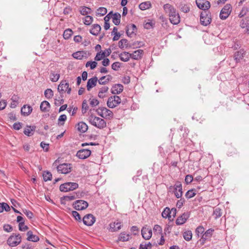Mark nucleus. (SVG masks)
<instances>
[{
	"label": "nucleus",
	"instance_id": "7ed1b4c3",
	"mask_svg": "<svg viewBox=\"0 0 249 249\" xmlns=\"http://www.w3.org/2000/svg\"><path fill=\"white\" fill-rule=\"evenodd\" d=\"M96 112L99 115L105 119H110L113 117V113L112 111L106 107H99L96 110Z\"/></svg>",
	"mask_w": 249,
	"mask_h": 249
},
{
	"label": "nucleus",
	"instance_id": "774afa93",
	"mask_svg": "<svg viewBox=\"0 0 249 249\" xmlns=\"http://www.w3.org/2000/svg\"><path fill=\"white\" fill-rule=\"evenodd\" d=\"M185 200L184 198H181L180 200H178L177 203V206L178 208H180L185 203Z\"/></svg>",
	"mask_w": 249,
	"mask_h": 249
},
{
	"label": "nucleus",
	"instance_id": "13d9d810",
	"mask_svg": "<svg viewBox=\"0 0 249 249\" xmlns=\"http://www.w3.org/2000/svg\"><path fill=\"white\" fill-rule=\"evenodd\" d=\"M121 67V63L119 62H115L111 65L112 69L114 71H118Z\"/></svg>",
	"mask_w": 249,
	"mask_h": 249
},
{
	"label": "nucleus",
	"instance_id": "a18cd8bd",
	"mask_svg": "<svg viewBox=\"0 0 249 249\" xmlns=\"http://www.w3.org/2000/svg\"><path fill=\"white\" fill-rule=\"evenodd\" d=\"M128 45V41L125 39H122L119 41L118 46L121 49H123Z\"/></svg>",
	"mask_w": 249,
	"mask_h": 249
},
{
	"label": "nucleus",
	"instance_id": "c9c22d12",
	"mask_svg": "<svg viewBox=\"0 0 249 249\" xmlns=\"http://www.w3.org/2000/svg\"><path fill=\"white\" fill-rule=\"evenodd\" d=\"M112 21L114 24L117 25L120 23L121 15L119 13H115L111 15Z\"/></svg>",
	"mask_w": 249,
	"mask_h": 249
},
{
	"label": "nucleus",
	"instance_id": "a878e982",
	"mask_svg": "<svg viewBox=\"0 0 249 249\" xmlns=\"http://www.w3.org/2000/svg\"><path fill=\"white\" fill-rule=\"evenodd\" d=\"M79 11L82 15L86 16H88V15L89 14H90L92 12V10L90 8L85 6H81L79 8Z\"/></svg>",
	"mask_w": 249,
	"mask_h": 249
},
{
	"label": "nucleus",
	"instance_id": "dca6fc26",
	"mask_svg": "<svg viewBox=\"0 0 249 249\" xmlns=\"http://www.w3.org/2000/svg\"><path fill=\"white\" fill-rule=\"evenodd\" d=\"M91 154V151L88 149H83L79 150L76 154V156L80 159H85L88 158Z\"/></svg>",
	"mask_w": 249,
	"mask_h": 249
},
{
	"label": "nucleus",
	"instance_id": "bf43d9fd",
	"mask_svg": "<svg viewBox=\"0 0 249 249\" xmlns=\"http://www.w3.org/2000/svg\"><path fill=\"white\" fill-rule=\"evenodd\" d=\"M153 231L155 232L160 233L162 231V228L160 225H155L154 226Z\"/></svg>",
	"mask_w": 249,
	"mask_h": 249
},
{
	"label": "nucleus",
	"instance_id": "f8f14e48",
	"mask_svg": "<svg viewBox=\"0 0 249 249\" xmlns=\"http://www.w3.org/2000/svg\"><path fill=\"white\" fill-rule=\"evenodd\" d=\"M57 89L59 92H67V93L70 94L71 89L69 88V84L65 81H62L58 85Z\"/></svg>",
	"mask_w": 249,
	"mask_h": 249
},
{
	"label": "nucleus",
	"instance_id": "393cba45",
	"mask_svg": "<svg viewBox=\"0 0 249 249\" xmlns=\"http://www.w3.org/2000/svg\"><path fill=\"white\" fill-rule=\"evenodd\" d=\"M60 77V73L58 71H51L50 75V78L51 81L53 82H56Z\"/></svg>",
	"mask_w": 249,
	"mask_h": 249
},
{
	"label": "nucleus",
	"instance_id": "e433bc0d",
	"mask_svg": "<svg viewBox=\"0 0 249 249\" xmlns=\"http://www.w3.org/2000/svg\"><path fill=\"white\" fill-rule=\"evenodd\" d=\"M151 6V2L149 1L141 3L139 5V8L142 10H144L150 8Z\"/></svg>",
	"mask_w": 249,
	"mask_h": 249
},
{
	"label": "nucleus",
	"instance_id": "bb28decb",
	"mask_svg": "<svg viewBox=\"0 0 249 249\" xmlns=\"http://www.w3.org/2000/svg\"><path fill=\"white\" fill-rule=\"evenodd\" d=\"M101 27L99 24H95L92 26L90 33L94 36H97L101 31Z\"/></svg>",
	"mask_w": 249,
	"mask_h": 249
},
{
	"label": "nucleus",
	"instance_id": "37998d69",
	"mask_svg": "<svg viewBox=\"0 0 249 249\" xmlns=\"http://www.w3.org/2000/svg\"><path fill=\"white\" fill-rule=\"evenodd\" d=\"M222 211L219 208H216L213 210V215L214 216V218L217 219L222 215Z\"/></svg>",
	"mask_w": 249,
	"mask_h": 249
},
{
	"label": "nucleus",
	"instance_id": "a19ab883",
	"mask_svg": "<svg viewBox=\"0 0 249 249\" xmlns=\"http://www.w3.org/2000/svg\"><path fill=\"white\" fill-rule=\"evenodd\" d=\"M73 32L70 29L65 30L63 33V37L65 39H69L72 36Z\"/></svg>",
	"mask_w": 249,
	"mask_h": 249
},
{
	"label": "nucleus",
	"instance_id": "2f4dec72",
	"mask_svg": "<svg viewBox=\"0 0 249 249\" xmlns=\"http://www.w3.org/2000/svg\"><path fill=\"white\" fill-rule=\"evenodd\" d=\"M50 108V104L47 101H43L40 106V110L43 112H47L49 110Z\"/></svg>",
	"mask_w": 249,
	"mask_h": 249
},
{
	"label": "nucleus",
	"instance_id": "473e14b6",
	"mask_svg": "<svg viewBox=\"0 0 249 249\" xmlns=\"http://www.w3.org/2000/svg\"><path fill=\"white\" fill-rule=\"evenodd\" d=\"M36 127L34 126H27L24 130L25 135L30 136L34 134Z\"/></svg>",
	"mask_w": 249,
	"mask_h": 249
},
{
	"label": "nucleus",
	"instance_id": "72a5a7b5",
	"mask_svg": "<svg viewBox=\"0 0 249 249\" xmlns=\"http://www.w3.org/2000/svg\"><path fill=\"white\" fill-rule=\"evenodd\" d=\"M119 57L122 61L127 62L131 58L130 53L126 52H123L120 53Z\"/></svg>",
	"mask_w": 249,
	"mask_h": 249
},
{
	"label": "nucleus",
	"instance_id": "4c0bfd02",
	"mask_svg": "<svg viewBox=\"0 0 249 249\" xmlns=\"http://www.w3.org/2000/svg\"><path fill=\"white\" fill-rule=\"evenodd\" d=\"M85 54V53L84 52L79 51L73 53L72 56L74 58L81 60L83 59Z\"/></svg>",
	"mask_w": 249,
	"mask_h": 249
},
{
	"label": "nucleus",
	"instance_id": "9d476101",
	"mask_svg": "<svg viewBox=\"0 0 249 249\" xmlns=\"http://www.w3.org/2000/svg\"><path fill=\"white\" fill-rule=\"evenodd\" d=\"M75 209L79 211L86 209L88 207V203L83 200H78L73 204Z\"/></svg>",
	"mask_w": 249,
	"mask_h": 249
},
{
	"label": "nucleus",
	"instance_id": "b1692460",
	"mask_svg": "<svg viewBox=\"0 0 249 249\" xmlns=\"http://www.w3.org/2000/svg\"><path fill=\"white\" fill-rule=\"evenodd\" d=\"M108 87L107 86L102 87L99 89L98 92V97L100 98H104L107 96V94L108 92Z\"/></svg>",
	"mask_w": 249,
	"mask_h": 249
},
{
	"label": "nucleus",
	"instance_id": "412c9836",
	"mask_svg": "<svg viewBox=\"0 0 249 249\" xmlns=\"http://www.w3.org/2000/svg\"><path fill=\"white\" fill-rule=\"evenodd\" d=\"M188 218L189 215L187 213H184L177 219L176 223L178 225H182L185 223Z\"/></svg>",
	"mask_w": 249,
	"mask_h": 249
},
{
	"label": "nucleus",
	"instance_id": "c03bdc74",
	"mask_svg": "<svg viewBox=\"0 0 249 249\" xmlns=\"http://www.w3.org/2000/svg\"><path fill=\"white\" fill-rule=\"evenodd\" d=\"M183 236L185 240L189 241L192 238V233L190 231H186L184 232Z\"/></svg>",
	"mask_w": 249,
	"mask_h": 249
},
{
	"label": "nucleus",
	"instance_id": "6e6d98bb",
	"mask_svg": "<svg viewBox=\"0 0 249 249\" xmlns=\"http://www.w3.org/2000/svg\"><path fill=\"white\" fill-rule=\"evenodd\" d=\"M82 108V113L83 114L85 113L89 108V106H88L87 101L84 100L83 102Z\"/></svg>",
	"mask_w": 249,
	"mask_h": 249
},
{
	"label": "nucleus",
	"instance_id": "a211bd4d",
	"mask_svg": "<svg viewBox=\"0 0 249 249\" xmlns=\"http://www.w3.org/2000/svg\"><path fill=\"white\" fill-rule=\"evenodd\" d=\"M143 54V51L142 50H137L130 53L131 58L134 60H140L142 58Z\"/></svg>",
	"mask_w": 249,
	"mask_h": 249
},
{
	"label": "nucleus",
	"instance_id": "09e8293b",
	"mask_svg": "<svg viewBox=\"0 0 249 249\" xmlns=\"http://www.w3.org/2000/svg\"><path fill=\"white\" fill-rule=\"evenodd\" d=\"M97 65V63L96 61H88L86 64V67H89L91 70L94 69Z\"/></svg>",
	"mask_w": 249,
	"mask_h": 249
},
{
	"label": "nucleus",
	"instance_id": "f704fd0d",
	"mask_svg": "<svg viewBox=\"0 0 249 249\" xmlns=\"http://www.w3.org/2000/svg\"><path fill=\"white\" fill-rule=\"evenodd\" d=\"M111 79V76L107 75V76H104L101 77L98 80V83L101 85H105L107 84Z\"/></svg>",
	"mask_w": 249,
	"mask_h": 249
},
{
	"label": "nucleus",
	"instance_id": "3c124183",
	"mask_svg": "<svg viewBox=\"0 0 249 249\" xmlns=\"http://www.w3.org/2000/svg\"><path fill=\"white\" fill-rule=\"evenodd\" d=\"M43 178L45 181L51 180L52 178V174L49 172H45L43 174Z\"/></svg>",
	"mask_w": 249,
	"mask_h": 249
},
{
	"label": "nucleus",
	"instance_id": "2eb2a0df",
	"mask_svg": "<svg viewBox=\"0 0 249 249\" xmlns=\"http://www.w3.org/2000/svg\"><path fill=\"white\" fill-rule=\"evenodd\" d=\"M83 221L85 225L90 226L94 224L95 221V218L92 214H88L83 217Z\"/></svg>",
	"mask_w": 249,
	"mask_h": 249
},
{
	"label": "nucleus",
	"instance_id": "cd10ccee",
	"mask_svg": "<svg viewBox=\"0 0 249 249\" xmlns=\"http://www.w3.org/2000/svg\"><path fill=\"white\" fill-rule=\"evenodd\" d=\"M173 211L174 213H175L176 210L172 209V210L170 211V209L167 207L162 212V213H161L162 216L163 218H168L170 219L171 218V214Z\"/></svg>",
	"mask_w": 249,
	"mask_h": 249
},
{
	"label": "nucleus",
	"instance_id": "8fccbe9b",
	"mask_svg": "<svg viewBox=\"0 0 249 249\" xmlns=\"http://www.w3.org/2000/svg\"><path fill=\"white\" fill-rule=\"evenodd\" d=\"M44 95L47 99L52 98L53 95V91L50 89H48L45 90Z\"/></svg>",
	"mask_w": 249,
	"mask_h": 249
},
{
	"label": "nucleus",
	"instance_id": "f3484780",
	"mask_svg": "<svg viewBox=\"0 0 249 249\" xmlns=\"http://www.w3.org/2000/svg\"><path fill=\"white\" fill-rule=\"evenodd\" d=\"M175 195L178 198H180L182 196V189L181 184L178 182L174 186Z\"/></svg>",
	"mask_w": 249,
	"mask_h": 249
},
{
	"label": "nucleus",
	"instance_id": "5701e85b",
	"mask_svg": "<svg viewBox=\"0 0 249 249\" xmlns=\"http://www.w3.org/2000/svg\"><path fill=\"white\" fill-rule=\"evenodd\" d=\"M137 31L136 26L132 24L127 26L126 33L128 36L131 37Z\"/></svg>",
	"mask_w": 249,
	"mask_h": 249
},
{
	"label": "nucleus",
	"instance_id": "e2e57ef3",
	"mask_svg": "<svg viewBox=\"0 0 249 249\" xmlns=\"http://www.w3.org/2000/svg\"><path fill=\"white\" fill-rule=\"evenodd\" d=\"M180 9L181 11L183 12L184 13H187L190 11L189 7L185 4H182L180 7Z\"/></svg>",
	"mask_w": 249,
	"mask_h": 249
},
{
	"label": "nucleus",
	"instance_id": "4be33fe9",
	"mask_svg": "<svg viewBox=\"0 0 249 249\" xmlns=\"http://www.w3.org/2000/svg\"><path fill=\"white\" fill-rule=\"evenodd\" d=\"M76 127L78 131L82 133L86 132L88 129V125L83 122L78 123Z\"/></svg>",
	"mask_w": 249,
	"mask_h": 249
},
{
	"label": "nucleus",
	"instance_id": "864d4df0",
	"mask_svg": "<svg viewBox=\"0 0 249 249\" xmlns=\"http://www.w3.org/2000/svg\"><path fill=\"white\" fill-rule=\"evenodd\" d=\"M105 57V54L102 52L97 53L94 59L95 61H100Z\"/></svg>",
	"mask_w": 249,
	"mask_h": 249
},
{
	"label": "nucleus",
	"instance_id": "052dcab7",
	"mask_svg": "<svg viewBox=\"0 0 249 249\" xmlns=\"http://www.w3.org/2000/svg\"><path fill=\"white\" fill-rule=\"evenodd\" d=\"M193 180V177L192 175H188L186 176L185 178V181L186 183V184H189L191 182H192Z\"/></svg>",
	"mask_w": 249,
	"mask_h": 249
},
{
	"label": "nucleus",
	"instance_id": "9b49d317",
	"mask_svg": "<svg viewBox=\"0 0 249 249\" xmlns=\"http://www.w3.org/2000/svg\"><path fill=\"white\" fill-rule=\"evenodd\" d=\"M197 6L203 11H207L210 8V2L206 0H196Z\"/></svg>",
	"mask_w": 249,
	"mask_h": 249
},
{
	"label": "nucleus",
	"instance_id": "aec40b11",
	"mask_svg": "<svg viewBox=\"0 0 249 249\" xmlns=\"http://www.w3.org/2000/svg\"><path fill=\"white\" fill-rule=\"evenodd\" d=\"M98 82V78L95 76L88 80L87 85V88L88 90L89 91L91 88L95 87L96 85L97 82Z\"/></svg>",
	"mask_w": 249,
	"mask_h": 249
},
{
	"label": "nucleus",
	"instance_id": "ddd939ff",
	"mask_svg": "<svg viewBox=\"0 0 249 249\" xmlns=\"http://www.w3.org/2000/svg\"><path fill=\"white\" fill-rule=\"evenodd\" d=\"M141 232L142 237L145 240H149L152 236V230L147 226H145L142 228Z\"/></svg>",
	"mask_w": 249,
	"mask_h": 249
},
{
	"label": "nucleus",
	"instance_id": "6e6552de",
	"mask_svg": "<svg viewBox=\"0 0 249 249\" xmlns=\"http://www.w3.org/2000/svg\"><path fill=\"white\" fill-rule=\"evenodd\" d=\"M21 236L19 234L12 235L7 240V244L11 247H15L21 242Z\"/></svg>",
	"mask_w": 249,
	"mask_h": 249
},
{
	"label": "nucleus",
	"instance_id": "58836bf2",
	"mask_svg": "<svg viewBox=\"0 0 249 249\" xmlns=\"http://www.w3.org/2000/svg\"><path fill=\"white\" fill-rule=\"evenodd\" d=\"M243 51L240 50L236 52L234 55V59L236 62H238L243 57Z\"/></svg>",
	"mask_w": 249,
	"mask_h": 249
},
{
	"label": "nucleus",
	"instance_id": "f257e3e1",
	"mask_svg": "<svg viewBox=\"0 0 249 249\" xmlns=\"http://www.w3.org/2000/svg\"><path fill=\"white\" fill-rule=\"evenodd\" d=\"M164 11L169 14V20L173 24L177 25L180 21V16L178 13H177L176 10L170 4H165L163 6Z\"/></svg>",
	"mask_w": 249,
	"mask_h": 249
},
{
	"label": "nucleus",
	"instance_id": "f03ea898",
	"mask_svg": "<svg viewBox=\"0 0 249 249\" xmlns=\"http://www.w3.org/2000/svg\"><path fill=\"white\" fill-rule=\"evenodd\" d=\"M89 121L92 125L99 129H103L107 126V123L104 119L95 116L91 115Z\"/></svg>",
	"mask_w": 249,
	"mask_h": 249
},
{
	"label": "nucleus",
	"instance_id": "0eeeda50",
	"mask_svg": "<svg viewBox=\"0 0 249 249\" xmlns=\"http://www.w3.org/2000/svg\"><path fill=\"white\" fill-rule=\"evenodd\" d=\"M231 11V7L230 4H227L220 11L219 17L221 19H226L230 15Z\"/></svg>",
	"mask_w": 249,
	"mask_h": 249
},
{
	"label": "nucleus",
	"instance_id": "39448f33",
	"mask_svg": "<svg viewBox=\"0 0 249 249\" xmlns=\"http://www.w3.org/2000/svg\"><path fill=\"white\" fill-rule=\"evenodd\" d=\"M200 21L204 26L210 24L212 21L211 13L208 11H202L200 14Z\"/></svg>",
	"mask_w": 249,
	"mask_h": 249
},
{
	"label": "nucleus",
	"instance_id": "7c9ffc66",
	"mask_svg": "<svg viewBox=\"0 0 249 249\" xmlns=\"http://www.w3.org/2000/svg\"><path fill=\"white\" fill-rule=\"evenodd\" d=\"M130 237V235L129 234H126L125 232H121L117 240V242H119V241L122 242H125L129 240Z\"/></svg>",
	"mask_w": 249,
	"mask_h": 249
},
{
	"label": "nucleus",
	"instance_id": "603ef678",
	"mask_svg": "<svg viewBox=\"0 0 249 249\" xmlns=\"http://www.w3.org/2000/svg\"><path fill=\"white\" fill-rule=\"evenodd\" d=\"M152 245L150 242L148 243H142L140 246L139 249H150Z\"/></svg>",
	"mask_w": 249,
	"mask_h": 249
},
{
	"label": "nucleus",
	"instance_id": "20e7f679",
	"mask_svg": "<svg viewBox=\"0 0 249 249\" xmlns=\"http://www.w3.org/2000/svg\"><path fill=\"white\" fill-rule=\"evenodd\" d=\"M78 187V184L77 183L68 182L61 184L59 187V189L61 192H67L75 190Z\"/></svg>",
	"mask_w": 249,
	"mask_h": 249
},
{
	"label": "nucleus",
	"instance_id": "69168bd1",
	"mask_svg": "<svg viewBox=\"0 0 249 249\" xmlns=\"http://www.w3.org/2000/svg\"><path fill=\"white\" fill-rule=\"evenodd\" d=\"M89 104L92 107H95L99 104V101L96 99H90Z\"/></svg>",
	"mask_w": 249,
	"mask_h": 249
},
{
	"label": "nucleus",
	"instance_id": "4d7b16f0",
	"mask_svg": "<svg viewBox=\"0 0 249 249\" xmlns=\"http://www.w3.org/2000/svg\"><path fill=\"white\" fill-rule=\"evenodd\" d=\"M28 229V227L25 225L24 222H21L19 223V230L21 231H26Z\"/></svg>",
	"mask_w": 249,
	"mask_h": 249
},
{
	"label": "nucleus",
	"instance_id": "c85d7f7f",
	"mask_svg": "<svg viewBox=\"0 0 249 249\" xmlns=\"http://www.w3.org/2000/svg\"><path fill=\"white\" fill-rule=\"evenodd\" d=\"M32 111V107L30 106L24 105L21 108V112L25 116L29 115Z\"/></svg>",
	"mask_w": 249,
	"mask_h": 249
},
{
	"label": "nucleus",
	"instance_id": "1a4fd4ad",
	"mask_svg": "<svg viewBox=\"0 0 249 249\" xmlns=\"http://www.w3.org/2000/svg\"><path fill=\"white\" fill-rule=\"evenodd\" d=\"M57 171L61 174H67L71 171V165L70 163H63L57 167Z\"/></svg>",
	"mask_w": 249,
	"mask_h": 249
},
{
	"label": "nucleus",
	"instance_id": "ea45409f",
	"mask_svg": "<svg viewBox=\"0 0 249 249\" xmlns=\"http://www.w3.org/2000/svg\"><path fill=\"white\" fill-rule=\"evenodd\" d=\"M83 22L85 25H89L93 21V18L91 16H87L83 18Z\"/></svg>",
	"mask_w": 249,
	"mask_h": 249
},
{
	"label": "nucleus",
	"instance_id": "338daca9",
	"mask_svg": "<svg viewBox=\"0 0 249 249\" xmlns=\"http://www.w3.org/2000/svg\"><path fill=\"white\" fill-rule=\"evenodd\" d=\"M72 216L75 218L76 220H81V217L79 213L76 211H72Z\"/></svg>",
	"mask_w": 249,
	"mask_h": 249
},
{
	"label": "nucleus",
	"instance_id": "49530a36",
	"mask_svg": "<svg viewBox=\"0 0 249 249\" xmlns=\"http://www.w3.org/2000/svg\"><path fill=\"white\" fill-rule=\"evenodd\" d=\"M196 195V193L195 190L191 189L188 191L185 194V197L187 198H191L195 196Z\"/></svg>",
	"mask_w": 249,
	"mask_h": 249
},
{
	"label": "nucleus",
	"instance_id": "4468645a",
	"mask_svg": "<svg viewBox=\"0 0 249 249\" xmlns=\"http://www.w3.org/2000/svg\"><path fill=\"white\" fill-rule=\"evenodd\" d=\"M122 226V223L118 220L109 224L108 230L111 232H115L120 230Z\"/></svg>",
	"mask_w": 249,
	"mask_h": 249
},
{
	"label": "nucleus",
	"instance_id": "79ce46f5",
	"mask_svg": "<svg viewBox=\"0 0 249 249\" xmlns=\"http://www.w3.org/2000/svg\"><path fill=\"white\" fill-rule=\"evenodd\" d=\"M107 13V10L105 7H100L96 11V15L99 16H103Z\"/></svg>",
	"mask_w": 249,
	"mask_h": 249
},
{
	"label": "nucleus",
	"instance_id": "c756f323",
	"mask_svg": "<svg viewBox=\"0 0 249 249\" xmlns=\"http://www.w3.org/2000/svg\"><path fill=\"white\" fill-rule=\"evenodd\" d=\"M27 240L30 241L32 242H37L39 240V237L33 234V232L31 231H29L27 233Z\"/></svg>",
	"mask_w": 249,
	"mask_h": 249
},
{
	"label": "nucleus",
	"instance_id": "5fc2aeb1",
	"mask_svg": "<svg viewBox=\"0 0 249 249\" xmlns=\"http://www.w3.org/2000/svg\"><path fill=\"white\" fill-rule=\"evenodd\" d=\"M67 119V116L65 114L61 115L59 116L58 122V124H60L61 125H63L64 124V122Z\"/></svg>",
	"mask_w": 249,
	"mask_h": 249
},
{
	"label": "nucleus",
	"instance_id": "423d86ee",
	"mask_svg": "<svg viewBox=\"0 0 249 249\" xmlns=\"http://www.w3.org/2000/svg\"><path fill=\"white\" fill-rule=\"evenodd\" d=\"M121 99L119 96L114 95L108 98L107 105L109 108H114L121 103Z\"/></svg>",
	"mask_w": 249,
	"mask_h": 249
},
{
	"label": "nucleus",
	"instance_id": "0e129e2a",
	"mask_svg": "<svg viewBox=\"0 0 249 249\" xmlns=\"http://www.w3.org/2000/svg\"><path fill=\"white\" fill-rule=\"evenodd\" d=\"M204 231V228L202 226H198L196 230V232L198 235H199V234H201Z\"/></svg>",
	"mask_w": 249,
	"mask_h": 249
},
{
	"label": "nucleus",
	"instance_id": "6ab92c4d",
	"mask_svg": "<svg viewBox=\"0 0 249 249\" xmlns=\"http://www.w3.org/2000/svg\"><path fill=\"white\" fill-rule=\"evenodd\" d=\"M124 87L121 84H116L111 89V92L113 94H119L123 90Z\"/></svg>",
	"mask_w": 249,
	"mask_h": 249
},
{
	"label": "nucleus",
	"instance_id": "de8ad7c7",
	"mask_svg": "<svg viewBox=\"0 0 249 249\" xmlns=\"http://www.w3.org/2000/svg\"><path fill=\"white\" fill-rule=\"evenodd\" d=\"M213 231V230L210 229L208 230L202 235V238L204 240H206L207 238L210 237L212 234V232Z\"/></svg>",
	"mask_w": 249,
	"mask_h": 249
},
{
	"label": "nucleus",
	"instance_id": "680f3d73",
	"mask_svg": "<svg viewBox=\"0 0 249 249\" xmlns=\"http://www.w3.org/2000/svg\"><path fill=\"white\" fill-rule=\"evenodd\" d=\"M23 212L29 219L32 218L33 216V213L32 212L29 210H24L23 211Z\"/></svg>",
	"mask_w": 249,
	"mask_h": 249
}]
</instances>
